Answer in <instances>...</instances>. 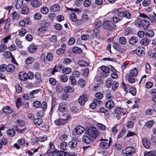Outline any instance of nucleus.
Returning <instances> with one entry per match:
<instances>
[{"label": "nucleus", "mask_w": 156, "mask_h": 156, "mask_svg": "<svg viewBox=\"0 0 156 156\" xmlns=\"http://www.w3.org/2000/svg\"><path fill=\"white\" fill-rule=\"evenodd\" d=\"M136 26L142 27L143 29L145 30L150 25L149 22L146 20L137 19L135 21Z\"/></svg>", "instance_id": "1"}, {"label": "nucleus", "mask_w": 156, "mask_h": 156, "mask_svg": "<svg viewBox=\"0 0 156 156\" xmlns=\"http://www.w3.org/2000/svg\"><path fill=\"white\" fill-rule=\"evenodd\" d=\"M100 141L101 142L99 144V147L101 148L104 149L108 148L111 146L112 142L111 137H110L109 140L101 138L100 140Z\"/></svg>", "instance_id": "2"}, {"label": "nucleus", "mask_w": 156, "mask_h": 156, "mask_svg": "<svg viewBox=\"0 0 156 156\" xmlns=\"http://www.w3.org/2000/svg\"><path fill=\"white\" fill-rule=\"evenodd\" d=\"M104 28L108 30H111L115 29L116 26L112 22L110 21L105 20L103 23Z\"/></svg>", "instance_id": "3"}, {"label": "nucleus", "mask_w": 156, "mask_h": 156, "mask_svg": "<svg viewBox=\"0 0 156 156\" xmlns=\"http://www.w3.org/2000/svg\"><path fill=\"white\" fill-rule=\"evenodd\" d=\"M88 135L90 137H96L99 134V132L97 128L94 127H89L87 130Z\"/></svg>", "instance_id": "4"}, {"label": "nucleus", "mask_w": 156, "mask_h": 156, "mask_svg": "<svg viewBox=\"0 0 156 156\" xmlns=\"http://www.w3.org/2000/svg\"><path fill=\"white\" fill-rule=\"evenodd\" d=\"M120 9L118 8L115 10L118 12L117 15L119 17H125L128 19H130L131 18L130 13L127 11L122 12L120 11Z\"/></svg>", "instance_id": "5"}, {"label": "nucleus", "mask_w": 156, "mask_h": 156, "mask_svg": "<svg viewBox=\"0 0 156 156\" xmlns=\"http://www.w3.org/2000/svg\"><path fill=\"white\" fill-rule=\"evenodd\" d=\"M100 69L102 72L100 73V76L102 77H106L108 75L109 72V69L105 66H101L100 67Z\"/></svg>", "instance_id": "6"}, {"label": "nucleus", "mask_w": 156, "mask_h": 156, "mask_svg": "<svg viewBox=\"0 0 156 156\" xmlns=\"http://www.w3.org/2000/svg\"><path fill=\"white\" fill-rule=\"evenodd\" d=\"M84 130V129L82 126L79 125L76 126L73 131L74 135L81 134Z\"/></svg>", "instance_id": "7"}, {"label": "nucleus", "mask_w": 156, "mask_h": 156, "mask_svg": "<svg viewBox=\"0 0 156 156\" xmlns=\"http://www.w3.org/2000/svg\"><path fill=\"white\" fill-rule=\"evenodd\" d=\"M135 152V149L133 147H129L126 149L122 150V153L133 155Z\"/></svg>", "instance_id": "8"}, {"label": "nucleus", "mask_w": 156, "mask_h": 156, "mask_svg": "<svg viewBox=\"0 0 156 156\" xmlns=\"http://www.w3.org/2000/svg\"><path fill=\"white\" fill-rule=\"evenodd\" d=\"M88 98V96L87 95L84 94L79 97L78 99V102L81 105H83L87 100Z\"/></svg>", "instance_id": "9"}, {"label": "nucleus", "mask_w": 156, "mask_h": 156, "mask_svg": "<svg viewBox=\"0 0 156 156\" xmlns=\"http://www.w3.org/2000/svg\"><path fill=\"white\" fill-rule=\"evenodd\" d=\"M126 109H122L121 108L117 107L114 109V112L116 114L120 115H124L126 112Z\"/></svg>", "instance_id": "10"}, {"label": "nucleus", "mask_w": 156, "mask_h": 156, "mask_svg": "<svg viewBox=\"0 0 156 156\" xmlns=\"http://www.w3.org/2000/svg\"><path fill=\"white\" fill-rule=\"evenodd\" d=\"M42 2L37 0H33L30 2V5L34 8H37L42 5Z\"/></svg>", "instance_id": "11"}, {"label": "nucleus", "mask_w": 156, "mask_h": 156, "mask_svg": "<svg viewBox=\"0 0 156 156\" xmlns=\"http://www.w3.org/2000/svg\"><path fill=\"white\" fill-rule=\"evenodd\" d=\"M34 76L35 78V82L36 84H39L42 82L41 76L40 73L38 72L35 73Z\"/></svg>", "instance_id": "12"}, {"label": "nucleus", "mask_w": 156, "mask_h": 156, "mask_svg": "<svg viewBox=\"0 0 156 156\" xmlns=\"http://www.w3.org/2000/svg\"><path fill=\"white\" fill-rule=\"evenodd\" d=\"M142 144L146 148H149L151 145L150 141L147 138H144L142 139Z\"/></svg>", "instance_id": "13"}, {"label": "nucleus", "mask_w": 156, "mask_h": 156, "mask_svg": "<svg viewBox=\"0 0 156 156\" xmlns=\"http://www.w3.org/2000/svg\"><path fill=\"white\" fill-rule=\"evenodd\" d=\"M93 138L92 137H90L87 134L83 136V137L82 140L83 142L86 144H88L91 142V139Z\"/></svg>", "instance_id": "14"}, {"label": "nucleus", "mask_w": 156, "mask_h": 156, "mask_svg": "<svg viewBox=\"0 0 156 156\" xmlns=\"http://www.w3.org/2000/svg\"><path fill=\"white\" fill-rule=\"evenodd\" d=\"M38 47L37 45L31 44L28 48V51L32 53L35 52L37 50Z\"/></svg>", "instance_id": "15"}, {"label": "nucleus", "mask_w": 156, "mask_h": 156, "mask_svg": "<svg viewBox=\"0 0 156 156\" xmlns=\"http://www.w3.org/2000/svg\"><path fill=\"white\" fill-rule=\"evenodd\" d=\"M106 107L109 109H111L114 107V104L112 100L108 101L105 104Z\"/></svg>", "instance_id": "16"}, {"label": "nucleus", "mask_w": 156, "mask_h": 156, "mask_svg": "<svg viewBox=\"0 0 156 156\" xmlns=\"http://www.w3.org/2000/svg\"><path fill=\"white\" fill-rule=\"evenodd\" d=\"M144 48L141 47L137 48L136 50V55L139 56H141L144 53Z\"/></svg>", "instance_id": "17"}, {"label": "nucleus", "mask_w": 156, "mask_h": 156, "mask_svg": "<svg viewBox=\"0 0 156 156\" xmlns=\"http://www.w3.org/2000/svg\"><path fill=\"white\" fill-rule=\"evenodd\" d=\"M19 77L21 80L25 81L27 79V74L24 72H20L19 74Z\"/></svg>", "instance_id": "18"}, {"label": "nucleus", "mask_w": 156, "mask_h": 156, "mask_svg": "<svg viewBox=\"0 0 156 156\" xmlns=\"http://www.w3.org/2000/svg\"><path fill=\"white\" fill-rule=\"evenodd\" d=\"M140 43L141 45L146 46L149 43V40L147 38L144 37L141 40Z\"/></svg>", "instance_id": "19"}, {"label": "nucleus", "mask_w": 156, "mask_h": 156, "mask_svg": "<svg viewBox=\"0 0 156 156\" xmlns=\"http://www.w3.org/2000/svg\"><path fill=\"white\" fill-rule=\"evenodd\" d=\"M66 104L64 103H60L58 107V109L59 111L62 112H64L66 111Z\"/></svg>", "instance_id": "20"}, {"label": "nucleus", "mask_w": 156, "mask_h": 156, "mask_svg": "<svg viewBox=\"0 0 156 156\" xmlns=\"http://www.w3.org/2000/svg\"><path fill=\"white\" fill-rule=\"evenodd\" d=\"M138 41V38L135 36H133L130 37L129 39V44L131 45H134L136 44Z\"/></svg>", "instance_id": "21"}, {"label": "nucleus", "mask_w": 156, "mask_h": 156, "mask_svg": "<svg viewBox=\"0 0 156 156\" xmlns=\"http://www.w3.org/2000/svg\"><path fill=\"white\" fill-rule=\"evenodd\" d=\"M77 142L76 140H72L69 142L68 143V146L71 148H74L76 147Z\"/></svg>", "instance_id": "22"}, {"label": "nucleus", "mask_w": 156, "mask_h": 156, "mask_svg": "<svg viewBox=\"0 0 156 156\" xmlns=\"http://www.w3.org/2000/svg\"><path fill=\"white\" fill-rule=\"evenodd\" d=\"M114 80L111 78H108L106 82V85L108 88H110L112 86V84L113 83Z\"/></svg>", "instance_id": "23"}, {"label": "nucleus", "mask_w": 156, "mask_h": 156, "mask_svg": "<svg viewBox=\"0 0 156 156\" xmlns=\"http://www.w3.org/2000/svg\"><path fill=\"white\" fill-rule=\"evenodd\" d=\"M15 69V66L12 64L8 65L6 67V70L9 72H12Z\"/></svg>", "instance_id": "24"}, {"label": "nucleus", "mask_w": 156, "mask_h": 156, "mask_svg": "<svg viewBox=\"0 0 156 156\" xmlns=\"http://www.w3.org/2000/svg\"><path fill=\"white\" fill-rule=\"evenodd\" d=\"M93 32L92 37L93 38H97L99 33V30L98 28H95L93 30Z\"/></svg>", "instance_id": "25"}, {"label": "nucleus", "mask_w": 156, "mask_h": 156, "mask_svg": "<svg viewBox=\"0 0 156 156\" xmlns=\"http://www.w3.org/2000/svg\"><path fill=\"white\" fill-rule=\"evenodd\" d=\"M50 10L52 12L58 11L60 10L59 5L58 4H55L50 7Z\"/></svg>", "instance_id": "26"}, {"label": "nucleus", "mask_w": 156, "mask_h": 156, "mask_svg": "<svg viewBox=\"0 0 156 156\" xmlns=\"http://www.w3.org/2000/svg\"><path fill=\"white\" fill-rule=\"evenodd\" d=\"M105 98L108 101L112 100L114 99V96L110 91H108L105 94Z\"/></svg>", "instance_id": "27"}, {"label": "nucleus", "mask_w": 156, "mask_h": 156, "mask_svg": "<svg viewBox=\"0 0 156 156\" xmlns=\"http://www.w3.org/2000/svg\"><path fill=\"white\" fill-rule=\"evenodd\" d=\"M66 121V119H60L58 120L55 121V124L58 126L63 125L64 124Z\"/></svg>", "instance_id": "28"}, {"label": "nucleus", "mask_w": 156, "mask_h": 156, "mask_svg": "<svg viewBox=\"0 0 156 156\" xmlns=\"http://www.w3.org/2000/svg\"><path fill=\"white\" fill-rule=\"evenodd\" d=\"M67 143L63 141L60 144V148L62 151H65L67 150Z\"/></svg>", "instance_id": "29"}, {"label": "nucleus", "mask_w": 156, "mask_h": 156, "mask_svg": "<svg viewBox=\"0 0 156 156\" xmlns=\"http://www.w3.org/2000/svg\"><path fill=\"white\" fill-rule=\"evenodd\" d=\"M78 64L79 66L81 67L86 66L89 65V64L86 61L83 60H79L78 62Z\"/></svg>", "instance_id": "30"}, {"label": "nucleus", "mask_w": 156, "mask_h": 156, "mask_svg": "<svg viewBox=\"0 0 156 156\" xmlns=\"http://www.w3.org/2000/svg\"><path fill=\"white\" fill-rule=\"evenodd\" d=\"M154 35V33L153 30H148L145 33V36L147 37H152Z\"/></svg>", "instance_id": "31"}, {"label": "nucleus", "mask_w": 156, "mask_h": 156, "mask_svg": "<svg viewBox=\"0 0 156 156\" xmlns=\"http://www.w3.org/2000/svg\"><path fill=\"white\" fill-rule=\"evenodd\" d=\"M144 156H151L156 155V151H151L148 152H145L144 154Z\"/></svg>", "instance_id": "32"}, {"label": "nucleus", "mask_w": 156, "mask_h": 156, "mask_svg": "<svg viewBox=\"0 0 156 156\" xmlns=\"http://www.w3.org/2000/svg\"><path fill=\"white\" fill-rule=\"evenodd\" d=\"M64 90L66 93H71L73 92L74 90V89L73 87H72L70 86H67L64 87Z\"/></svg>", "instance_id": "33"}, {"label": "nucleus", "mask_w": 156, "mask_h": 156, "mask_svg": "<svg viewBox=\"0 0 156 156\" xmlns=\"http://www.w3.org/2000/svg\"><path fill=\"white\" fill-rule=\"evenodd\" d=\"M33 122L36 125H40L43 122V120L40 118H38L33 120Z\"/></svg>", "instance_id": "34"}, {"label": "nucleus", "mask_w": 156, "mask_h": 156, "mask_svg": "<svg viewBox=\"0 0 156 156\" xmlns=\"http://www.w3.org/2000/svg\"><path fill=\"white\" fill-rule=\"evenodd\" d=\"M7 133L9 136H13L15 134V131L13 129H9L7 131Z\"/></svg>", "instance_id": "35"}, {"label": "nucleus", "mask_w": 156, "mask_h": 156, "mask_svg": "<svg viewBox=\"0 0 156 156\" xmlns=\"http://www.w3.org/2000/svg\"><path fill=\"white\" fill-rule=\"evenodd\" d=\"M23 0H17L16 4V7L17 9H19L23 4Z\"/></svg>", "instance_id": "36"}, {"label": "nucleus", "mask_w": 156, "mask_h": 156, "mask_svg": "<svg viewBox=\"0 0 156 156\" xmlns=\"http://www.w3.org/2000/svg\"><path fill=\"white\" fill-rule=\"evenodd\" d=\"M34 58L33 57H30L27 58L25 60V63L27 65L30 64L34 62Z\"/></svg>", "instance_id": "37"}, {"label": "nucleus", "mask_w": 156, "mask_h": 156, "mask_svg": "<svg viewBox=\"0 0 156 156\" xmlns=\"http://www.w3.org/2000/svg\"><path fill=\"white\" fill-rule=\"evenodd\" d=\"M78 84L81 87H83L85 85V82L83 79H80L78 82Z\"/></svg>", "instance_id": "38"}, {"label": "nucleus", "mask_w": 156, "mask_h": 156, "mask_svg": "<svg viewBox=\"0 0 156 156\" xmlns=\"http://www.w3.org/2000/svg\"><path fill=\"white\" fill-rule=\"evenodd\" d=\"M40 91V89H37L32 91L31 92H30V98H34V95L36 94H37L38 92H39Z\"/></svg>", "instance_id": "39"}, {"label": "nucleus", "mask_w": 156, "mask_h": 156, "mask_svg": "<svg viewBox=\"0 0 156 156\" xmlns=\"http://www.w3.org/2000/svg\"><path fill=\"white\" fill-rule=\"evenodd\" d=\"M29 9L26 6L23 7L22 8L21 13L23 14H27L28 13Z\"/></svg>", "instance_id": "40"}, {"label": "nucleus", "mask_w": 156, "mask_h": 156, "mask_svg": "<svg viewBox=\"0 0 156 156\" xmlns=\"http://www.w3.org/2000/svg\"><path fill=\"white\" fill-rule=\"evenodd\" d=\"M3 112L6 113H11L12 112L11 108L9 106H7L3 109Z\"/></svg>", "instance_id": "41"}, {"label": "nucleus", "mask_w": 156, "mask_h": 156, "mask_svg": "<svg viewBox=\"0 0 156 156\" xmlns=\"http://www.w3.org/2000/svg\"><path fill=\"white\" fill-rule=\"evenodd\" d=\"M138 74V70L136 68H134L131 71L130 75L133 76H136Z\"/></svg>", "instance_id": "42"}, {"label": "nucleus", "mask_w": 156, "mask_h": 156, "mask_svg": "<svg viewBox=\"0 0 156 156\" xmlns=\"http://www.w3.org/2000/svg\"><path fill=\"white\" fill-rule=\"evenodd\" d=\"M17 126H14L13 128L17 132L20 133H22L25 130V128L21 129Z\"/></svg>", "instance_id": "43"}, {"label": "nucleus", "mask_w": 156, "mask_h": 156, "mask_svg": "<svg viewBox=\"0 0 156 156\" xmlns=\"http://www.w3.org/2000/svg\"><path fill=\"white\" fill-rule=\"evenodd\" d=\"M112 89L114 90H115L119 86L118 83L116 81L114 80V81L112 84Z\"/></svg>", "instance_id": "44"}, {"label": "nucleus", "mask_w": 156, "mask_h": 156, "mask_svg": "<svg viewBox=\"0 0 156 156\" xmlns=\"http://www.w3.org/2000/svg\"><path fill=\"white\" fill-rule=\"evenodd\" d=\"M70 18L72 21L75 22L77 20V17L75 14L72 13L70 15Z\"/></svg>", "instance_id": "45"}, {"label": "nucleus", "mask_w": 156, "mask_h": 156, "mask_svg": "<svg viewBox=\"0 0 156 156\" xmlns=\"http://www.w3.org/2000/svg\"><path fill=\"white\" fill-rule=\"evenodd\" d=\"M63 73L66 74H69L71 72V69L69 68H65L62 69Z\"/></svg>", "instance_id": "46"}, {"label": "nucleus", "mask_w": 156, "mask_h": 156, "mask_svg": "<svg viewBox=\"0 0 156 156\" xmlns=\"http://www.w3.org/2000/svg\"><path fill=\"white\" fill-rule=\"evenodd\" d=\"M135 77L130 75L128 76L127 79L128 81L131 83H134L135 82V79L134 77Z\"/></svg>", "instance_id": "47"}, {"label": "nucleus", "mask_w": 156, "mask_h": 156, "mask_svg": "<svg viewBox=\"0 0 156 156\" xmlns=\"http://www.w3.org/2000/svg\"><path fill=\"white\" fill-rule=\"evenodd\" d=\"M53 58V56L52 54L51 53H48L47 54L46 58L47 61H51Z\"/></svg>", "instance_id": "48"}, {"label": "nucleus", "mask_w": 156, "mask_h": 156, "mask_svg": "<svg viewBox=\"0 0 156 156\" xmlns=\"http://www.w3.org/2000/svg\"><path fill=\"white\" fill-rule=\"evenodd\" d=\"M96 98L98 99H101L103 97V95L100 92H97L95 94Z\"/></svg>", "instance_id": "49"}, {"label": "nucleus", "mask_w": 156, "mask_h": 156, "mask_svg": "<svg viewBox=\"0 0 156 156\" xmlns=\"http://www.w3.org/2000/svg\"><path fill=\"white\" fill-rule=\"evenodd\" d=\"M48 9L46 7H43L41 9V12L43 14H47L48 12Z\"/></svg>", "instance_id": "50"}, {"label": "nucleus", "mask_w": 156, "mask_h": 156, "mask_svg": "<svg viewBox=\"0 0 156 156\" xmlns=\"http://www.w3.org/2000/svg\"><path fill=\"white\" fill-rule=\"evenodd\" d=\"M72 51L74 53H79L81 52L82 50L80 48L78 47H75L73 48Z\"/></svg>", "instance_id": "51"}, {"label": "nucleus", "mask_w": 156, "mask_h": 156, "mask_svg": "<svg viewBox=\"0 0 156 156\" xmlns=\"http://www.w3.org/2000/svg\"><path fill=\"white\" fill-rule=\"evenodd\" d=\"M4 56L6 58H9L12 55V53L8 51H5L3 53Z\"/></svg>", "instance_id": "52"}, {"label": "nucleus", "mask_w": 156, "mask_h": 156, "mask_svg": "<svg viewBox=\"0 0 156 156\" xmlns=\"http://www.w3.org/2000/svg\"><path fill=\"white\" fill-rule=\"evenodd\" d=\"M60 80L63 82H66L68 80V78L67 76L66 75H62L60 77Z\"/></svg>", "instance_id": "53"}, {"label": "nucleus", "mask_w": 156, "mask_h": 156, "mask_svg": "<svg viewBox=\"0 0 156 156\" xmlns=\"http://www.w3.org/2000/svg\"><path fill=\"white\" fill-rule=\"evenodd\" d=\"M89 70L88 68H86L83 70V75L84 77L87 78L88 75Z\"/></svg>", "instance_id": "54"}, {"label": "nucleus", "mask_w": 156, "mask_h": 156, "mask_svg": "<svg viewBox=\"0 0 156 156\" xmlns=\"http://www.w3.org/2000/svg\"><path fill=\"white\" fill-rule=\"evenodd\" d=\"M69 79L71 81V84L73 86H75L76 84V82L74 76H70Z\"/></svg>", "instance_id": "55"}, {"label": "nucleus", "mask_w": 156, "mask_h": 156, "mask_svg": "<svg viewBox=\"0 0 156 156\" xmlns=\"http://www.w3.org/2000/svg\"><path fill=\"white\" fill-rule=\"evenodd\" d=\"M119 42L122 44H125L126 42V39L124 37H121L119 39Z\"/></svg>", "instance_id": "56"}, {"label": "nucleus", "mask_w": 156, "mask_h": 156, "mask_svg": "<svg viewBox=\"0 0 156 156\" xmlns=\"http://www.w3.org/2000/svg\"><path fill=\"white\" fill-rule=\"evenodd\" d=\"M97 126L99 129L101 130H104L105 129V126L101 123H98L97 124Z\"/></svg>", "instance_id": "57"}, {"label": "nucleus", "mask_w": 156, "mask_h": 156, "mask_svg": "<svg viewBox=\"0 0 156 156\" xmlns=\"http://www.w3.org/2000/svg\"><path fill=\"white\" fill-rule=\"evenodd\" d=\"M91 4L90 0H85L83 2V5L85 7H88Z\"/></svg>", "instance_id": "58"}, {"label": "nucleus", "mask_w": 156, "mask_h": 156, "mask_svg": "<svg viewBox=\"0 0 156 156\" xmlns=\"http://www.w3.org/2000/svg\"><path fill=\"white\" fill-rule=\"evenodd\" d=\"M93 101L96 105H101L102 104V102L100 99H98L97 98L94 99Z\"/></svg>", "instance_id": "59"}, {"label": "nucleus", "mask_w": 156, "mask_h": 156, "mask_svg": "<svg viewBox=\"0 0 156 156\" xmlns=\"http://www.w3.org/2000/svg\"><path fill=\"white\" fill-rule=\"evenodd\" d=\"M12 16L13 20H17L19 18V15L17 14L16 12L15 11L12 13Z\"/></svg>", "instance_id": "60"}, {"label": "nucleus", "mask_w": 156, "mask_h": 156, "mask_svg": "<svg viewBox=\"0 0 156 156\" xmlns=\"http://www.w3.org/2000/svg\"><path fill=\"white\" fill-rule=\"evenodd\" d=\"M16 121L17 122V125L16 126L21 127H23L24 126V122L23 121H20L19 120H17Z\"/></svg>", "instance_id": "61"}, {"label": "nucleus", "mask_w": 156, "mask_h": 156, "mask_svg": "<svg viewBox=\"0 0 156 156\" xmlns=\"http://www.w3.org/2000/svg\"><path fill=\"white\" fill-rule=\"evenodd\" d=\"M15 42L18 48H22L21 42L20 39H16L15 41Z\"/></svg>", "instance_id": "62"}, {"label": "nucleus", "mask_w": 156, "mask_h": 156, "mask_svg": "<svg viewBox=\"0 0 156 156\" xmlns=\"http://www.w3.org/2000/svg\"><path fill=\"white\" fill-rule=\"evenodd\" d=\"M10 35H9L6 37L3 38L2 40V42L4 43H6L8 42V40L11 39Z\"/></svg>", "instance_id": "63"}, {"label": "nucleus", "mask_w": 156, "mask_h": 156, "mask_svg": "<svg viewBox=\"0 0 156 156\" xmlns=\"http://www.w3.org/2000/svg\"><path fill=\"white\" fill-rule=\"evenodd\" d=\"M154 123V121L153 120H150L147 122L145 124L146 126L148 127H151Z\"/></svg>", "instance_id": "64"}]
</instances>
